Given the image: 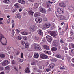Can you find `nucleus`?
I'll use <instances>...</instances> for the list:
<instances>
[{"label":"nucleus","mask_w":74,"mask_h":74,"mask_svg":"<svg viewBox=\"0 0 74 74\" xmlns=\"http://www.w3.org/2000/svg\"><path fill=\"white\" fill-rule=\"evenodd\" d=\"M3 38H4V35H3V34L0 32V42L2 45L4 46L6 45H7V41H6L5 43H2L1 41Z\"/></svg>","instance_id":"1"},{"label":"nucleus","mask_w":74,"mask_h":74,"mask_svg":"<svg viewBox=\"0 0 74 74\" xmlns=\"http://www.w3.org/2000/svg\"><path fill=\"white\" fill-rule=\"evenodd\" d=\"M59 19L61 21H67L68 20L67 18L63 15H60L59 17Z\"/></svg>","instance_id":"2"},{"label":"nucleus","mask_w":74,"mask_h":74,"mask_svg":"<svg viewBox=\"0 0 74 74\" xmlns=\"http://www.w3.org/2000/svg\"><path fill=\"white\" fill-rule=\"evenodd\" d=\"M48 33L50 34V35L54 37H56L57 36V34L55 31H49Z\"/></svg>","instance_id":"3"},{"label":"nucleus","mask_w":74,"mask_h":74,"mask_svg":"<svg viewBox=\"0 0 74 74\" xmlns=\"http://www.w3.org/2000/svg\"><path fill=\"white\" fill-rule=\"evenodd\" d=\"M39 10L40 12L42 13H45V12H46V10L45 9L41 7V6H40L39 8Z\"/></svg>","instance_id":"4"},{"label":"nucleus","mask_w":74,"mask_h":74,"mask_svg":"<svg viewBox=\"0 0 74 74\" xmlns=\"http://www.w3.org/2000/svg\"><path fill=\"white\" fill-rule=\"evenodd\" d=\"M46 38H47V40L48 42H51L52 41V37L50 36H46Z\"/></svg>","instance_id":"5"},{"label":"nucleus","mask_w":74,"mask_h":74,"mask_svg":"<svg viewBox=\"0 0 74 74\" xmlns=\"http://www.w3.org/2000/svg\"><path fill=\"white\" fill-rule=\"evenodd\" d=\"M9 62L8 60H5L2 63V65L3 66H5L8 64Z\"/></svg>","instance_id":"6"},{"label":"nucleus","mask_w":74,"mask_h":74,"mask_svg":"<svg viewBox=\"0 0 74 74\" xmlns=\"http://www.w3.org/2000/svg\"><path fill=\"white\" fill-rule=\"evenodd\" d=\"M59 5H60V7H61L64 8L66 7V4L64 2H62L59 3Z\"/></svg>","instance_id":"7"},{"label":"nucleus","mask_w":74,"mask_h":74,"mask_svg":"<svg viewBox=\"0 0 74 74\" xmlns=\"http://www.w3.org/2000/svg\"><path fill=\"white\" fill-rule=\"evenodd\" d=\"M40 58L41 59H47L48 58V56L44 54H42L40 55Z\"/></svg>","instance_id":"8"},{"label":"nucleus","mask_w":74,"mask_h":74,"mask_svg":"<svg viewBox=\"0 0 74 74\" xmlns=\"http://www.w3.org/2000/svg\"><path fill=\"white\" fill-rule=\"evenodd\" d=\"M62 9L61 8H58L57 9V12L60 14H62V13H63V11L62 10Z\"/></svg>","instance_id":"9"},{"label":"nucleus","mask_w":74,"mask_h":74,"mask_svg":"<svg viewBox=\"0 0 74 74\" xmlns=\"http://www.w3.org/2000/svg\"><path fill=\"white\" fill-rule=\"evenodd\" d=\"M56 56L57 58H59V59H62V60H64V57H63V58H62V56H61V55H60L59 53L56 54Z\"/></svg>","instance_id":"10"},{"label":"nucleus","mask_w":74,"mask_h":74,"mask_svg":"<svg viewBox=\"0 0 74 74\" xmlns=\"http://www.w3.org/2000/svg\"><path fill=\"white\" fill-rule=\"evenodd\" d=\"M36 27H35L33 26V27H29V30L32 32H34L35 30H36Z\"/></svg>","instance_id":"11"},{"label":"nucleus","mask_w":74,"mask_h":74,"mask_svg":"<svg viewBox=\"0 0 74 74\" xmlns=\"http://www.w3.org/2000/svg\"><path fill=\"white\" fill-rule=\"evenodd\" d=\"M42 46L45 49H46V50H49V47L47 45H43Z\"/></svg>","instance_id":"12"},{"label":"nucleus","mask_w":74,"mask_h":74,"mask_svg":"<svg viewBox=\"0 0 74 74\" xmlns=\"http://www.w3.org/2000/svg\"><path fill=\"white\" fill-rule=\"evenodd\" d=\"M36 63H37V60H33L31 62V65L36 64Z\"/></svg>","instance_id":"13"},{"label":"nucleus","mask_w":74,"mask_h":74,"mask_svg":"<svg viewBox=\"0 0 74 74\" xmlns=\"http://www.w3.org/2000/svg\"><path fill=\"white\" fill-rule=\"evenodd\" d=\"M38 33L39 36H42L43 35V32L41 30H38Z\"/></svg>","instance_id":"14"},{"label":"nucleus","mask_w":74,"mask_h":74,"mask_svg":"<svg viewBox=\"0 0 74 74\" xmlns=\"http://www.w3.org/2000/svg\"><path fill=\"white\" fill-rule=\"evenodd\" d=\"M50 26L51 25H50V24H49V25L47 24H45L43 25V27L45 29H47L48 28H49V27H50Z\"/></svg>","instance_id":"15"},{"label":"nucleus","mask_w":74,"mask_h":74,"mask_svg":"<svg viewBox=\"0 0 74 74\" xmlns=\"http://www.w3.org/2000/svg\"><path fill=\"white\" fill-rule=\"evenodd\" d=\"M21 17V15H20V14L19 13L17 14L15 16V18L16 19H17V18L20 19Z\"/></svg>","instance_id":"16"},{"label":"nucleus","mask_w":74,"mask_h":74,"mask_svg":"<svg viewBox=\"0 0 74 74\" xmlns=\"http://www.w3.org/2000/svg\"><path fill=\"white\" fill-rule=\"evenodd\" d=\"M18 3L22 4H24L25 3V1L23 0H19L18 1Z\"/></svg>","instance_id":"17"},{"label":"nucleus","mask_w":74,"mask_h":74,"mask_svg":"<svg viewBox=\"0 0 74 74\" xmlns=\"http://www.w3.org/2000/svg\"><path fill=\"white\" fill-rule=\"evenodd\" d=\"M25 71L26 73H28L30 72V69H29V68L28 67L26 68L25 70Z\"/></svg>","instance_id":"18"},{"label":"nucleus","mask_w":74,"mask_h":74,"mask_svg":"<svg viewBox=\"0 0 74 74\" xmlns=\"http://www.w3.org/2000/svg\"><path fill=\"white\" fill-rule=\"evenodd\" d=\"M54 66H55V64H49V68H51V69H52L53 68Z\"/></svg>","instance_id":"19"},{"label":"nucleus","mask_w":74,"mask_h":74,"mask_svg":"<svg viewBox=\"0 0 74 74\" xmlns=\"http://www.w3.org/2000/svg\"><path fill=\"white\" fill-rule=\"evenodd\" d=\"M30 46V44L28 43H26L25 45V47L26 48H29V47Z\"/></svg>","instance_id":"20"},{"label":"nucleus","mask_w":74,"mask_h":74,"mask_svg":"<svg viewBox=\"0 0 74 74\" xmlns=\"http://www.w3.org/2000/svg\"><path fill=\"white\" fill-rule=\"evenodd\" d=\"M69 48H74V44H69Z\"/></svg>","instance_id":"21"},{"label":"nucleus","mask_w":74,"mask_h":74,"mask_svg":"<svg viewBox=\"0 0 74 74\" xmlns=\"http://www.w3.org/2000/svg\"><path fill=\"white\" fill-rule=\"evenodd\" d=\"M21 34L23 35H27V34H28V33L27 32L23 31L21 32Z\"/></svg>","instance_id":"22"},{"label":"nucleus","mask_w":74,"mask_h":74,"mask_svg":"<svg viewBox=\"0 0 74 74\" xmlns=\"http://www.w3.org/2000/svg\"><path fill=\"white\" fill-rule=\"evenodd\" d=\"M42 21V19L41 18H38V21L37 22L38 23H40Z\"/></svg>","instance_id":"23"},{"label":"nucleus","mask_w":74,"mask_h":74,"mask_svg":"<svg viewBox=\"0 0 74 74\" xmlns=\"http://www.w3.org/2000/svg\"><path fill=\"white\" fill-rule=\"evenodd\" d=\"M57 48L53 47L51 48V50L53 51H57Z\"/></svg>","instance_id":"24"},{"label":"nucleus","mask_w":74,"mask_h":74,"mask_svg":"<svg viewBox=\"0 0 74 74\" xmlns=\"http://www.w3.org/2000/svg\"><path fill=\"white\" fill-rule=\"evenodd\" d=\"M19 5H20L19 3H16L14 5V6L16 8H19Z\"/></svg>","instance_id":"25"},{"label":"nucleus","mask_w":74,"mask_h":74,"mask_svg":"<svg viewBox=\"0 0 74 74\" xmlns=\"http://www.w3.org/2000/svg\"><path fill=\"white\" fill-rule=\"evenodd\" d=\"M0 56L1 58H4L5 57V56L4 54H1L0 55Z\"/></svg>","instance_id":"26"},{"label":"nucleus","mask_w":74,"mask_h":74,"mask_svg":"<svg viewBox=\"0 0 74 74\" xmlns=\"http://www.w3.org/2000/svg\"><path fill=\"white\" fill-rule=\"evenodd\" d=\"M53 43L54 46L55 47H56L57 46V45H58V43L56 41H54Z\"/></svg>","instance_id":"27"},{"label":"nucleus","mask_w":74,"mask_h":74,"mask_svg":"<svg viewBox=\"0 0 74 74\" xmlns=\"http://www.w3.org/2000/svg\"><path fill=\"white\" fill-rule=\"evenodd\" d=\"M3 1L4 3H9L10 1V0H3Z\"/></svg>","instance_id":"28"},{"label":"nucleus","mask_w":74,"mask_h":74,"mask_svg":"<svg viewBox=\"0 0 74 74\" xmlns=\"http://www.w3.org/2000/svg\"><path fill=\"white\" fill-rule=\"evenodd\" d=\"M33 13H34V12H33L32 11L30 10L28 14H29V15H33Z\"/></svg>","instance_id":"29"},{"label":"nucleus","mask_w":74,"mask_h":74,"mask_svg":"<svg viewBox=\"0 0 74 74\" xmlns=\"http://www.w3.org/2000/svg\"><path fill=\"white\" fill-rule=\"evenodd\" d=\"M34 49H36V50H37V45L35 44L34 46Z\"/></svg>","instance_id":"30"},{"label":"nucleus","mask_w":74,"mask_h":74,"mask_svg":"<svg viewBox=\"0 0 74 74\" xmlns=\"http://www.w3.org/2000/svg\"><path fill=\"white\" fill-rule=\"evenodd\" d=\"M37 51H41V47L40 46H39L38 45H37Z\"/></svg>","instance_id":"31"},{"label":"nucleus","mask_w":74,"mask_h":74,"mask_svg":"<svg viewBox=\"0 0 74 74\" xmlns=\"http://www.w3.org/2000/svg\"><path fill=\"white\" fill-rule=\"evenodd\" d=\"M46 70L47 72H48V71H50V70H51V69L49 68H47Z\"/></svg>","instance_id":"32"},{"label":"nucleus","mask_w":74,"mask_h":74,"mask_svg":"<svg viewBox=\"0 0 74 74\" xmlns=\"http://www.w3.org/2000/svg\"><path fill=\"white\" fill-rule=\"evenodd\" d=\"M18 61L20 62H23V60L22 59L18 58Z\"/></svg>","instance_id":"33"},{"label":"nucleus","mask_w":74,"mask_h":74,"mask_svg":"<svg viewBox=\"0 0 74 74\" xmlns=\"http://www.w3.org/2000/svg\"><path fill=\"white\" fill-rule=\"evenodd\" d=\"M55 28V26L54 25L51 27V30H53Z\"/></svg>","instance_id":"34"},{"label":"nucleus","mask_w":74,"mask_h":74,"mask_svg":"<svg viewBox=\"0 0 74 74\" xmlns=\"http://www.w3.org/2000/svg\"><path fill=\"white\" fill-rule=\"evenodd\" d=\"M34 58H37V54L35 53L34 55Z\"/></svg>","instance_id":"35"},{"label":"nucleus","mask_w":74,"mask_h":74,"mask_svg":"<svg viewBox=\"0 0 74 74\" xmlns=\"http://www.w3.org/2000/svg\"><path fill=\"white\" fill-rule=\"evenodd\" d=\"M46 6H47L48 7H49V6H50V3H48L47 4H46Z\"/></svg>","instance_id":"36"},{"label":"nucleus","mask_w":74,"mask_h":74,"mask_svg":"<svg viewBox=\"0 0 74 74\" xmlns=\"http://www.w3.org/2000/svg\"><path fill=\"white\" fill-rule=\"evenodd\" d=\"M17 39L18 40H21V36H18V38H17Z\"/></svg>","instance_id":"37"},{"label":"nucleus","mask_w":74,"mask_h":74,"mask_svg":"<svg viewBox=\"0 0 74 74\" xmlns=\"http://www.w3.org/2000/svg\"><path fill=\"white\" fill-rule=\"evenodd\" d=\"M60 69H65V68H64V67L62 66H60Z\"/></svg>","instance_id":"38"},{"label":"nucleus","mask_w":74,"mask_h":74,"mask_svg":"<svg viewBox=\"0 0 74 74\" xmlns=\"http://www.w3.org/2000/svg\"><path fill=\"white\" fill-rule=\"evenodd\" d=\"M15 60H13L12 61V64H15Z\"/></svg>","instance_id":"39"},{"label":"nucleus","mask_w":74,"mask_h":74,"mask_svg":"<svg viewBox=\"0 0 74 74\" xmlns=\"http://www.w3.org/2000/svg\"><path fill=\"white\" fill-rule=\"evenodd\" d=\"M60 41L62 44H63L64 43V42H63V39L60 40Z\"/></svg>","instance_id":"40"},{"label":"nucleus","mask_w":74,"mask_h":74,"mask_svg":"<svg viewBox=\"0 0 74 74\" xmlns=\"http://www.w3.org/2000/svg\"><path fill=\"white\" fill-rule=\"evenodd\" d=\"M21 43L23 45H24L25 44V42H24V41H21Z\"/></svg>","instance_id":"41"},{"label":"nucleus","mask_w":74,"mask_h":74,"mask_svg":"<svg viewBox=\"0 0 74 74\" xmlns=\"http://www.w3.org/2000/svg\"><path fill=\"white\" fill-rule=\"evenodd\" d=\"M5 70H10V66H8L5 67Z\"/></svg>","instance_id":"42"},{"label":"nucleus","mask_w":74,"mask_h":74,"mask_svg":"<svg viewBox=\"0 0 74 74\" xmlns=\"http://www.w3.org/2000/svg\"><path fill=\"white\" fill-rule=\"evenodd\" d=\"M70 9L71 10H74V7H70Z\"/></svg>","instance_id":"43"},{"label":"nucleus","mask_w":74,"mask_h":74,"mask_svg":"<svg viewBox=\"0 0 74 74\" xmlns=\"http://www.w3.org/2000/svg\"><path fill=\"white\" fill-rule=\"evenodd\" d=\"M23 57V54L22 53H21V58H22Z\"/></svg>","instance_id":"44"},{"label":"nucleus","mask_w":74,"mask_h":74,"mask_svg":"<svg viewBox=\"0 0 74 74\" xmlns=\"http://www.w3.org/2000/svg\"><path fill=\"white\" fill-rule=\"evenodd\" d=\"M34 17H37V13H36L34 15Z\"/></svg>","instance_id":"45"},{"label":"nucleus","mask_w":74,"mask_h":74,"mask_svg":"<svg viewBox=\"0 0 74 74\" xmlns=\"http://www.w3.org/2000/svg\"><path fill=\"white\" fill-rule=\"evenodd\" d=\"M12 34H13V35H14V34H15V32L13 30L12 31Z\"/></svg>","instance_id":"46"},{"label":"nucleus","mask_w":74,"mask_h":74,"mask_svg":"<svg viewBox=\"0 0 74 74\" xmlns=\"http://www.w3.org/2000/svg\"><path fill=\"white\" fill-rule=\"evenodd\" d=\"M72 53L74 55V49H73L71 51Z\"/></svg>","instance_id":"47"},{"label":"nucleus","mask_w":74,"mask_h":74,"mask_svg":"<svg viewBox=\"0 0 74 74\" xmlns=\"http://www.w3.org/2000/svg\"><path fill=\"white\" fill-rule=\"evenodd\" d=\"M0 69L1 70H4V67L1 66L0 67Z\"/></svg>","instance_id":"48"},{"label":"nucleus","mask_w":74,"mask_h":74,"mask_svg":"<svg viewBox=\"0 0 74 74\" xmlns=\"http://www.w3.org/2000/svg\"><path fill=\"white\" fill-rule=\"evenodd\" d=\"M44 52H45V53H47H47H48V51H47L46 50H45L44 51Z\"/></svg>","instance_id":"49"},{"label":"nucleus","mask_w":74,"mask_h":74,"mask_svg":"<svg viewBox=\"0 0 74 74\" xmlns=\"http://www.w3.org/2000/svg\"><path fill=\"white\" fill-rule=\"evenodd\" d=\"M23 38L25 40H27V38L26 37H23Z\"/></svg>","instance_id":"50"},{"label":"nucleus","mask_w":74,"mask_h":74,"mask_svg":"<svg viewBox=\"0 0 74 74\" xmlns=\"http://www.w3.org/2000/svg\"><path fill=\"white\" fill-rule=\"evenodd\" d=\"M37 40L38 41H40V37H38L37 38Z\"/></svg>","instance_id":"51"},{"label":"nucleus","mask_w":74,"mask_h":74,"mask_svg":"<svg viewBox=\"0 0 74 74\" xmlns=\"http://www.w3.org/2000/svg\"><path fill=\"white\" fill-rule=\"evenodd\" d=\"M37 3L35 4L34 5L35 6L36 8H37Z\"/></svg>","instance_id":"52"},{"label":"nucleus","mask_w":74,"mask_h":74,"mask_svg":"<svg viewBox=\"0 0 74 74\" xmlns=\"http://www.w3.org/2000/svg\"><path fill=\"white\" fill-rule=\"evenodd\" d=\"M67 27H66V29H65V30L66 31V30H67V29H68V24H67Z\"/></svg>","instance_id":"53"},{"label":"nucleus","mask_w":74,"mask_h":74,"mask_svg":"<svg viewBox=\"0 0 74 74\" xmlns=\"http://www.w3.org/2000/svg\"><path fill=\"white\" fill-rule=\"evenodd\" d=\"M37 16H41V14H40V13H38L37 14Z\"/></svg>","instance_id":"54"},{"label":"nucleus","mask_w":74,"mask_h":74,"mask_svg":"<svg viewBox=\"0 0 74 74\" xmlns=\"http://www.w3.org/2000/svg\"><path fill=\"white\" fill-rule=\"evenodd\" d=\"M14 69H15V70L16 71H18V69H16V67H14Z\"/></svg>","instance_id":"55"},{"label":"nucleus","mask_w":74,"mask_h":74,"mask_svg":"<svg viewBox=\"0 0 74 74\" xmlns=\"http://www.w3.org/2000/svg\"><path fill=\"white\" fill-rule=\"evenodd\" d=\"M43 21H47V18L45 17L44 18H43Z\"/></svg>","instance_id":"56"},{"label":"nucleus","mask_w":74,"mask_h":74,"mask_svg":"<svg viewBox=\"0 0 74 74\" xmlns=\"http://www.w3.org/2000/svg\"><path fill=\"white\" fill-rule=\"evenodd\" d=\"M10 58L12 59L14 58V57H13V56H10Z\"/></svg>","instance_id":"57"},{"label":"nucleus","mask_w":74,"mask_h":74,"mask_svg":"<svg viewBox=\"0 0 74 74\" xmlns=\"http://www.w3.org/2000/svg\"><path fill=\"white\" fill-rule=\"evenodd\" d=\"M19 54V51H17V53L16 54V55H18Z\"/></svg>","instance_id":"58"},{"label":"nucleus","mask_w":74,"mask_h":74,"mask_svg":"<svg viewBox=\"0 0 74 74\" xmlns=\"http://www.w3.org/2000/svg\"><path fill=\"white\" fill-rule=\"evenodd\" d=\"M48 11H49L50 12V11H51V8H49L48 9Z\"/></svg>","instance_id":"59"},{"label":"nucleus","mask_w":74,"mask_h":74,"mask_svg":"<svg viewBox=\"0 0 74 74\" xmlns=\"http://www.w3.org/2000/svg\"><path fill=\"white\" fill-rule=\"evenodd\" d=\"M46 65H47L49 64V62H47L46 63Z\"/></svg>","instance_id":"60"},{"label":"nucleus","mask_w":74,"mask_h":74,"mask_svg":"<svg viewBox=\"0 0 74 74\" xmlns=\"http://www.w3.org/2000/svg\"><path fill=\"white\" fill-rule=\"evenodd\" d=\"M39 68L40 69H42V66H40L39 67Z\"/></svg>","instance_id":"61"},{"label":"nucleus","mask_w":74,"mask_h":74,"mask_svg":"<svg viewBox=\"0 0 74 74\" xmlns=\"http://www.w3.org/2000/svg\"><path fill=\"white\" fill-rule=\"evenodd\" d=\"M70 33L71 35H73V33L72 32V31H71Z\"/></svg>","instance_id":"62"},{"label":"nucleus","mask_w":74,"mask_h":74,"mask_svg":"<svg viewBox=\"0 0 74 74\" xmlns=\"http://www.w3.org/2000/svg\"><path fill=\"white\" fill-rule=\"evenodd\" d=\"M4 74V72H2L0 73V74Z\"/></svg>","instance_id":"63"},{"label":"nucleus","mask_w":74,"mask_h":74,"mask_svg":"<svg viewBox=\"0 0 74 74\" xmlns=\"http://www.w3.org/2000/svg\"><path fill=\"white\" fill-rule=\"evenodd\" d=\"M71 66H72V67H74V64H71Z\"/></svg>","instance_id":"64"}]
</instances>
